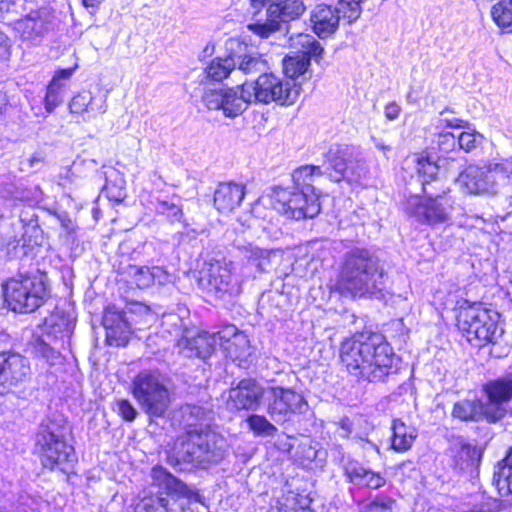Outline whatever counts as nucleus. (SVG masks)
Masks as SVG:
<instances>
[{"label":"nucleus","instance_id":"nucleus-11","mask_svg":"<svg viewBox=\"0 0 512 512\" xmlns=\"http://www.w3.org/2000/svg\"><path fill=\"white\" fill-rule=\"evenodd\" d=\"M502 158L493 159L483 166L469 165L458 177L462 189L470 194H495L507 186L502 172Z\"/></svg>","mask_w":512,"mask_h":512},{"label":"nucleus","instance_id":"nucleus-30","mask_svg":"<svg viewBox=\"0 0 512 512\" xmlns=\"http://www.w3.org/2000/svg\"><path fill=\"white\" fill-rule=\"evenodd\" d=\"M245 186L236 182L220 183L214 193V205L221 213H229L240 206Z\"/></svg>","mask_w":512,"mask_h":512},{"label":"nucleus","instance_id":"nucleus-4","mask_svg":"<svg viewBox=\"0 0 512 512\" xmlns=\"http://www.w3.org/2000/svg\"><path fill=\"white\" fill-rule=\"evenodd\" d=\"M243 1L250 5L251 18L247 29L262 39L278 31L282 20L295 19L305 11V5L301 0Z\"/></svg>","mask_w":512,"mask_h":512},{"label":"nucleus","instance_id":"nucleus-49","mask_svg":"<svg viewBox=\"0 0 512 512\" xmlns=\"http://www.w3.org/2000/svg\"><path fill=\"white\" fill-rule=\"evenodd\" d=\"M346 180L349 182H360L368 175V166L363 160H351Z\"/></svg>","mask_w":512,"mask_h":512},{"label":"nucleus","instance_id":"nucleus-45","mask_svg":"<svg viewBox=\"0 0 512 512\" xmlns=\"http://www.w3.org/2000/svg\"><path fill=\"white\" fill-rule=\"evenodd\" d=\"M135 512H174L170 500L165 497H149L142 499L135 507Z\"/></svg>","mask_w":512,"mask_h":512},{"label":"nucleus","instance_id":"nucleus-42","mask_svg":"<svg viewBox=\"0 0 512 512\" xmlns=\"http://www.w3.org/2000/svg\"><path fill=\"white\" fill-rule=\"evenodd\" d=\"M493 481L500 493H512V448L502 463H499Z\"/></svg>","mask_w":512,"mask_h":512},{"label":"nucleus","instance_id":"nucleus-50","mask_svg":"<svg viewBox=\"0 0 512 512\" xmlns=\"http://www.w3.org/2000/svg\"><path fill=\"white\" fill-rule=\"evenodd\" d=\"M116 410L118 414L126 421H133L137 416V411L133 405L126 399L117 400Z\"/></svg>","mask_w":512,"mask_h":512},{"label":"nucleus","instance_id":"nucleus-39","mask_svg":"<svg viewBox=\"0 0 512 512\" xmlns=\"http://www.w3.org/2000/svg\"><path fill=\"white\" fill-rule=\"evenodd\" d=\"M235 69L233 53L229 51L227 57H216L206 67L205 73L207 78L220 82L226 79Z\"/></svg>","mask_w":512,"mask_h":512},{"label":"nucleus","instance_id":"nucleus-57","mask_svg":"<svg viewBox=\"0 0 512 512\" xmlns=\"http://www.w3.org/2000/svg\"><path fill=\"white\" fill-rule=\"evenodd\" d=\"M352 423L348 418H344L340 421L338 433L341 437H348L352 432Z\"/></svg>","mask_w":512,"mask_h":512},{"label":"nucleus","instance_id":"nucleus-35","mask_svg":"<svg viewBox=\"0 0 512 512\" xmlns=\"http://www.w3.org/2000/svg\"><path fill=\"white\" fill-rule=\"evenodd\" d=\"M452 415L462 421H488L487 405L480 400H461L454 404Z\"/></svg>","mask_w":512,"mask_h":512},{"label":"nucleus","instance_id":"nucleus-14","mask_svg":"<svg viewBox=\"0 0 512 512\" xmlns=\"http://www.w3.org/2000/svg\"><path fill=\"white\" fill-rule=\"evenodd\" d=\"M425 197L412 195L407 200V212L417 221L429 225L444 223L449 220L453 210L454 200L446 195L428 191Z\"/></svg>","mask_w":512,"mask_h":512},{"label":"nucleus","instance_id":"nucleus-64","mask_svg":"<svg viewBox=\"0 0 512 512\" xmlns=\"http://www.w3.org/2000/svg\"><path fill=\"white\" fill-rule=\"evenodd\" d=\"M375 146H376V148H378L379 150L383 151L384 153L386 151H390V147L385 145L383 142H381L379 140L375 141Z\"/></svg>","mask_w":512,"mask_h":512},{"label":"nucleus","instance_id":"nucleus-5","mask_svg":"<svg viewBox=\"0 0 512 512\" xmlns=\"http://www.w3.org/2000/svg\"><path fill=\"white\" fill-rule=\"evenodd\" d=\"M8 307L18 313H31L44 304L48 288L42 275H19L3 284Z\"/></svg>","mask_w":512,"mask_h":512},{"label":"nucleus","instance_id":"nucleus-40","mask_svg":"<svg viewBox=\"0 0 512 512\" xmlns=\"http://www.w3.org/2000/svg\"><path fill=\"white\" fill-rule=\"evenodd\" d=\"M321 175V168L319 166L305 165L296 169L293 174V182L295 190H303L307 192L317 193L313 183L315 177Z\"/></svg>","mask_w":512,"mask_h":512},{"label":"nucleus","instance_id":"nucleus-24","mask_svg":"<svg viewBox=\"0 0 512 512\" xmlns=\"http://www.w3.org/2000/svg\"><path fill=\"white\" fill-rule=\"evenodd\" d=\"M226 48L233 53L235 69L245 75L263 74L269 69L268 61L263 55L248 50V46L237 38H230Z\"/></svg>","mask_w":512,"mask_h":512},{"label":"nucleus","instance_id":"nucleus-33","mask_svg":"<svg viewBox=\"0 0 512 512\" xmlns=\"http://www.w3.org/2000/svg\"><path fill=\"white\" fill-rule=\"evenodd\" d=\"M350 482L360 487L379 489L386 484V477L360 464H351L346 469Z\"/></svg>","mask_w":512,"mask_h":512},{"label":"nucleus","instance_id":"nucleus-16","mask_svg":"<svg viewBox=\"0 0 512 512\" xmlns=\"http://www.w3.org/2000/svg\"><path fill=\"white\" fill-rule=\"evenodd\" d=\"M267 393V413L277 423L290 420L293 415L303 413L307 407L304 397L290 388L272 386Z\"/></svg>","mask_w":512,"mask_h":512},{"label":"nucleus","instance_id":"nucleus-59","mask_svg":"<svg viewBox=\"0 0 512 512\" xmlns=\"http://www.w3.org/2000/svg\"><path fill=\"white\" fill-rule=\"evenodd\" d=\"M8 53V39L3 32L0 31V58L5 57Z\"/></svg>","mask_w":512,"mask_h":512},{"label":"nucleus","instance_id":"nucleus-23","mask_svg":"<svg viewBox=\"0 0 512 512\" xmlns=\"http://www.w3.org/2000/svg\"><path fill=\"white\" fill-rule=\"evenodd\" d=\"M217 346H219L218 332L210 334L195 329H185L182 338L177 342L179 353L188 358L206 359Z\"/></svg>","mask_w":512,"mask_h":512},{"label":"nucleus","instance_id":"nucleus-43","mask_svg":"<svg viewBox=\"0 0 512 512\" xmlns=\"http://www.w3.org/2000/svg\"><path fill=\"white\" fill-rule=\"evenodd\" d=\"M249 430L258 437L274 436L277 428L265 416L252 414L246 419Z\"/></svg>","mask_w":512,"mask_h":512},{"label":"nucleus","instance_id":"nucleus-47","mask_svg":"<svg viewBox=\"0 0 512 512\" xmlns=\"http://www.w3.org/2000/svg\"><path fill=\"white\" fill-rule=\"evenodd\" d=\"M395 501L387 495H377L373 500L364 504L362 512H392Z\"/></svg>","mask_w":512,"mask_h":512},{"label":"nucleus","instance_id":"nucleus-53","mask_svg":"<svg viewBox=\"0 0 512 512\" xmlns=\"http://www.w3.org/2000/svg\"><path fill=\"white\" fill-rule=\"evenodd\" d=\"M104 193L106 196L115 202H121L125 197V190L123 187H115L106 184L104 187Z\"/></svg>","mask_w":512,"mask_h":512},{"label":"nucleus","instance_id":"nucleus-44","mask_svg":"<svg viewBox=\"0 0 512 512\" xmlns=\"http://www.w3.org/2000/svg\"><path fill=\"white\" fill-rule=\"evenodd\" d=\"M456 136L458 149L464 150L465 152L474 150L483 140V136L472 129L469 124L466 128L462 129L460 133L456 134Z\"/></svg>","mask_w":512,"mask_h":512},{"label":"nucleus","instance_id":"nucleus-2","mask_svg":"<svg viewBox=\"0 0 512 512\" xmlns=\"http://www.w3.org/2000/svg\"><path fill=\"white\" fill-rule=\"evenodd\" d=\"M210 414V410L197 405L187 404L181 408L182 421L188 431L186 439L176 453L178 463H189L204 468L222 459L225 440L214 431L196 429V426L203 424Z\"/></svg>","mask_w":512,"mask_h":512},{"label":"nucleus","instance_id":"nucleus-60","mask_svg":"<svg viewBox=\"0 0 512 512\" xmlns=\"http://www.w3.org/2000/svg\"><path fill=\"white\" fill-rule=\"evenodd\" d=\"M149 177H150V181L152 182V185L156 189H160L165 184L162 177L156 171L152 172L149 175Z\"/></svg>","mask_w":512,"mask_h":512},{"label":"nucleus","instance_id":"nucleus-13","mask_svg":"<svg viewBox=\"0 0 512 512\" xmlns=\"http://www.w3.org/2000/svg\"><path fill=\"white\" fill-rule=\"evenodd\" d=\"M253 102L248 82L227 88H208L202 95V103L210 111L221 112L226 118L243 114Z\"/></svg>","mask_w":512,"mask_h":512},{"label":"nucleus","instance_id":"nucleus-56","mask_svg":"<svg viewBox=\"0 0 512 512\" xmlns=\"http://www.w3.org/2000/svg\"><path fill=\"white\" fill-rule=\"evenodd\" d=\"M384 112L387 119L395 120L400 114V107L396 103L392 102L386 105Z\"/></svg>","mask_w":512,"mask_h":512},{"label":"nucleus","instance_id":"nucleus-21","mask_svg":"<svg viewBox=\"0 0 512 512\" xmlns=\"http://www.w3.org/2000/svg\"><path fill=\"white\" fill-rule=\"evenodd\" d=\"M488 402L487 414L489 422L502 419L506 413V404L512 401V373L489 381L484 385Z\"/></svg>","mask_w":512,"mask_h":512},{"label":"nucleus","instance_id":"nucleus-48","mask_svg":"<svg viewBox=\"0 0 512 512\" xmlns=\"http://www.w3.org/2000/svg\"><path fill=\"white\" fill-rule=\"evenodd\" d=\"M437 145L442 153L455 151L458 149L456 134L448 130H439L437 135Z\"/></svg>","mask_w":512,"mask_h":512},{"label":"nucleus","instance_id":"nucleus-41","mask_svg":"<svg viewBox=\"0 0 512 512\" xmlns=\"http://www.w3.org/2000/svg\"><path fill=\"white\" fill-rule=\"evenodd\" d=\"M494 23L505 33H512V0H499L490 11Z\"/></svg>","mask_w":512,"mask_h":512},{"label":"nucleus","instance_id":"nucleus-28","mask_svg":"<svg viewBox=\"0 0 512 512\" xmlns=\"http://www.w3.org/2000/svg\"><path fill=\"white\" fill-rule=\"evenodd\" d=\"M103 325L106 329V339L109 345H126L131 334V327L120 312L107 308L103 315Z\"/></svg>","mask_w":512,"mask_h":512},{"label":"nucleus","instance_id":"nucleus-27","mask_svg":"<svg viewBox=\"0 0 512 512\" xmlns=\"http://www.w3.org/2000/svg\"><path fill=\"white\" fill-rule=\"evenodd\" d=\"M219 347L226 356L240 363L250 355V345L247 336L239 332L236 326L227 325L218 331Z\"/></svg>","mask_w":512,"mask_h":512},{"label":"nucleus","instance_id":"nucleus-9","mask_svg":"<svg viewBox=\"0 0 512 512\" xmlns=\"http://www.w3.org/2000/svg\"><path fill=\"white\" fill-rule=\"evenodd\" d=\"M266 199L276 211L296 220L313 218L319 214L321 209L318 193L295 190L294 188L276 187L269 196L262 197L260 202L264 203Z\"/></svg>","mask_w":512,"mask_h":512},{"label":"nucleus","instance_id":"nucleus-54","mask_svg":"<svg viewBox=\"0 0 512 512\" xmlns=\"http://www.w3.org/2000/svg\"><path fill=\"white\" fill-rule=\"evenodd\" d=\"M56 216L61 224V227L66 231L67 234H71L75 231L76 225L66 212H61Z\"/></svg>","mask_w":512,"mask_h":512},{"label":"nucleus","instance_id":"nucleus-63","mask_svg":"<svg viewBox=\"0 0 512 512\" xmlns=\"http://www.w3.org/2000/svg\"><path fill=\"white\" fill-rule=\"evenodd\" d=\"M138 309L140 312L143 311L146 313L147 321H151L154 319V315L150 312V310L146 306L139 305Z\"/></svg>","mask_w":512,"mask_h":512},{"label":"nucleus","instance_id":"nucleus-26","mask_svg":"<svg viewBox=\"0 0 512 512\" xmlns=\"http://www.w3.org/2000/svg\"><path fill=\"white\" fill-rule=\"evenodd\" d=\"M151 478L153 484L164 489L168 495L186 498L190 503L204 504L203 497L198 493V491L175 478L161 466L153 467L151 471Z\"/></svg>","mask_w":512,"mask_h":512},{"label":"nucleus","instance_id":"nucleus-6","mask_svg":"<svg viewBox=\"0 0 512 512\" xmlns=\"http://www.w3.org/2000/svg\"><path fill=\"white\" fill-rule=\"evenodd\" d=\"M36 451L45 468L67 473L76 462L74 448L69 445L62 430L55 424H45L36 438Z\"/></svg>","mask_w":512,"mask_h":512},{"label":"nucleus","instance_id":"nucleus-46","mask_svg":"<svg viewBox=\"0 0 512 512\" xmlns=\"http://www.w3.org/2000/svg\"><path fill=\"white\" fill-rule=\"evenodd\" d=\"M151 205L158 214L165 215L171 221H180L182 218V209L176 203L157 199Z\"/></svg>","mask_w":512,"mask_h":512},{"label":"nucleus","instance_id":"nucleus-20","mask_svg":"<svg viewBox=\"0 0 512 512\" xmlns=\"http://www.w3.org/2000/svg\"><path fill=\"white\" fill-rule=\"evenodd\" d=\"M31 376L28 359L17 353H0V393L26 383Z\"/></svg>","mask_w":512,"mask_h":512},{"label":"nucleus","instance_id":"nucleus-12","mask_svg":"<svg viewBox=\"0 0 512 512\" xmlns=\"http://www.w3.org/2000/svg\"><path fill=\"white\" fill-rule=\"evenodd\" d=\"M254 102L280 105L295 103L300 94V86L294 80L284 79L274 73L260 74L256 81L248 82Z\"/></svg>","mask_w":512,"mask_h":512},{"label":"nucleus","instance_id":"nucleus-51","mask_svg":"<svg viewBox=\"0 0 512 512\" xmlns=\"http://www.w3.org/2000/svg\"><path fill=\"white\" fill-rule=\"evenodd\" d=\"M469 123L463 119L452 117L444 118L441 117L437 120L436 129L448 130V129H464Z\"/></svg>","mask_w":512,"mask_h":512},{"label":"nucleus","instance_id":"nucleus-22","mask_svg":"<svg viewBox=\"0 0 512 512\" xmlns=\"http://www.w3.org/2000/svg\"><path fill=\"white\" fill-rule=\"evenodd\" d=\"M265 389L254 379H243L232 387L226 397L227 407L231 410H257L262 402Z\"/></svg>","mask_w":512,"mask_h":512},{"label":"nucleus","instance_id":"nucleus-61","mask_svg":"<svg viewBox=\"0 0 512 512\" xmlns=\"http://www.w3.org/2000/svg\"><path fill=\"white\" fill-rule=\"evenodd\" d=\"M103 0H82V3L87 8H96Z\"/></svg>","mask_w":512,"mask_h":512},{"label":"nucleus","instance_id":"nucleus-38","mask_svg":"<svg viewBox=\"0 0 512 512\" xmlns=\"http://www.w3.org/2000/svg\"><path fill=\"white\" fill-rule=\"evenodd\" d=\"M308 495L289 492L269 512H312Z\"/></svg>","mask_w":512,"mask_h":512},{"label":"nucleus","instance_id":"nucleus-25","mask_svg":"<svg viewBox=\"0 0 512 512\" xmlns=\"http://www.w3.org/2000/svg\"><path fill=\"white\" fill-rule=\"evenodd\" d=\"M52 15L47 8L29 13L15 23V31L22 40L35 43L51 28Z\"/></svg>","mask_w":512,"mask_h":512},{"label":"nucleus","instance_id":"nucleus-7","mask_svg":"<svg viewBox=\"0 0 512 512\" xmlns=\"http://www.w3.org/2000/svg\"><path fill=\"white\" fill-rule=\"evenodd\" d=\"M500 315L480 306L461 309L458 315V327L467 341L474 346L495 343L503 333L499 327Z\"/></svg>","mask_w":512,"mask_h":512},{"label":"nucleus","instance_id":"nucleus-29","mask_svg":"<svg viewBox=\"0 0 512 512\" xmlns=\"http://www.w3.org/2000/svg\"><path fill=\"white\" fill-rule=\"evenodd\" d=\"M74 68H65L57 70L49 82L44 98V106L48 113H52L58 107L64 98L65 92L69 88V82L75 72Z\"/></svg>","mask_w":512,"mask_h":512},{"label":"nucleus","instance_id":"nucleus-15","mask_svg":"<svg viewBox=\"0 0 512 512\" xmlns=\"http://www.w3.org/2000/svg\"><path fill=\"white\" fill-rule=\"evenodd\" d=\"M363 0H339L338 8L320 4L311 12L310 21L314 32L325 38L334 33L338 27L340 13L349 22L359 18L361 14V2Z\"/></svg>","mask_w":512,"mask_h":512},{"label":"nucleus","instance_id":"nucleus-52","mask_svg":"<svg viewBox=\"0 0 512 512\" xmlns=\"http://www.w3.org/2000/svg\"><path fill=\"white\" fill-rule=\"evenodd\" d=\"M20 199L31 205L38 204L43 200V193L38 186H34L29 191L23 193Z\"/></svg>","mask_w":512,"mask_h":512},{"label":"nucleus","instance_id":"nucleus-19","mask_svg":"<svg viewBox=\"0 0 512 512\" xmlns=\"http://www.w3.org/2000/svg\"><path fill=\"white\" fill-rule=\"evenodd\" d=\"M108 94L99 87L84 89L73 95L68 103L69 112L83 121H91L106 113Z\"/></svg>","mask_w":512,"mask_h":512},{"label":"nucleus","instance_id":"nucleus-3","mask_svg":"<svg viewBox=\"0 0 512 512\" xmlns=\"http://www.w3.org/2000/svg\"><path fill=\"white\" fill-rule=\"evenodd\" d=\"M384 271L368 249L355 247L344 255L335 288L346 296L362 297L381 290Z\"/></svg>","mask_w":512,"mask_h":512},{"label":"nucleus","instance_id":"nucleus-37","mask_svg":"<svg viewBox=\"0 0 512 512\" xmlns=\"http://www.w3.org/2000/svg\"><path fill=\"white\" fill-rule=\"evenodd\" d=\"M416 169L418 174L423 178L422 186L424 194H428V187L430 180L439 182L437 176L439 174V165L435 156L423 153L416 157Z\"/></svg>","mask_w":512,"mask_h":512},{"label":"nucleus","instance_id":"nucleus-62","mask_svg":"<svg viewBox=\"0 0 512 512\" xmlns=\"http://www.w3.org/2000/svg\"><path fill=\"white\" fill-rule=\"evenodd\" d=\"M7 105V97L6 94L0 91V114H2Z\"/></svg>","mask_w":512,"mask_h":512},{"label":"nucleus","instance_id":"nucleus-36","mask_svg":"<svg viewBox=\"0 0 512 512\" xmlns=\"http://www.w3.org/2000/svg\"><path fill=\"white\" fill-rule=\"evenodd\" d=\"M282 256L283 252L279 249L266 250L251 244L245 247V257L261 271H265L271 264L281 260Z\"/></svg>","mask_w":512,"mask_h":512},{"label":"nucleus","instance_id":"nucleus-17","mask_svg":"<svg viewBox=\"0 0 512 512\" xmlns=\"http://www.w3.org/2000/svg\"><path fill=\"white\" fill-rule=\"evenodd\" d=\"M291 46L299 48L300 51L296 55H288L283 59V70L285 75L294 80L304 74L309 65L310 58L320 56L323 49L319 42L309 34H298L290 38Z\"/></svg>","mask_w":512,"mask_h":512},{"label":"nucleus","instance_id":"nucleus-34","mask_svg":"<svg viewBox=\"0 0 512 512\" xmlns=\"http://www.w3.org/2000/svg\"><path fill=\"white\" fill-rule=\"evenodd\" d=\"M391 430V448L400 453L408 451L412 447L417 437L416 428L410 425H406L400 419H394L392 422Z\"/></svg>","mask_w":512,"mask_h":512},{"label":"nucleus","instance_id":"nucleus-31","mask_svg":"<svg viewBox=\"0 0 512 512\" xmlns=\"http://www.w3.org/2000/svg\"><path fill=\"white\" fill-rule=\"evenodd\" d=\"M353 156V148L348 145H332L325 155L327 169H331V177L335 181L346 179Z\"/></svg>","mask_w":512,"mask_h":512},{"label":"nucleus","instance_id":"nucleus-58","mask_svg":"<svg viewBox=\"0 0 512 512\" xmlns=\"http://www.w3.org/2000/svg\"><path fill=\"white\" fill-rule=\"evenodd\" d=\"M44 162V156L40 152L33 153L29 159L28 164L30 168H37L40 164Z\"/></svg>","mask_w":512,"mask_h":512},{"label":"nucleus","instance_id":"nucleus-10","mask_svg":"<svg viewBox=\"0 0 512 512\" xmlns=\"http://www.w3.org/2000/svg\"><path fill=\"white\" fill-rule=\"evenodd\" d=\"M233 270L231 262L206 263L200 271L198 285L203 292L215 299H231L241 292L240 282Z\"/></svg>","mask_w":512,"mask_h":512},{"label":"nucleus","instance_id":"nucleus-32","mask_svg":"<svg viewBox=\"0 0 512 512\" xmlns=\"http://www.w3.org/2000/svg\"><path fill=\"white\" fill-rule=\"evenodd\" d=\"M128 274L132 282L140 289H145L153 284L165 285L173 280V276L159 266H130Z\"/></svg>","mask_w":512,"mask_h":512},{"label":"nucleus","instance_id":"nucleus-8","mask_svg":"<svg viewBox=\"0 0 512 512\" xmlns=\"http://www.w3.org/2000/svg\"><path fill=\"white\" fill-rule=\"evenodd\" d=\"M131 392L142 409L150 416H162L171 402L164 379L156 370L138 373L132 381Z\"/></svg>","mask_w":512,"mask_h":512},{"label":"nucleus","instance_id":"nucleus-55","mask_svg":"<svg viewBox=\"0 0 512 512\" xmlns=\"http://www.w3.org/2000/svg\"><path fill=\"white\" fill-rule=\"evenodd\" d=\"M502 172L507 176V185L512 183V156L502 158Z\"/></svg>","mask_w":512,"mask_h":512},{"label":"nucleus","instance_id":"nucleus-18","mask_svg":"<svg viewBox=\"0 0 512 512\" xmlns=\"http://www.w3.org/2000/svg\"><path fill=\"white\" fill-rule=\"evenodd\" d=\"M71 325L70 319L60 312L53 313L45 318L41 328L42 335L35 347L36 352L51 362V364H54L59 358V353L55 348L51 347L50 341L68 336L72 330Z\"/></svg>","mask_w":512,"mask_h":512},{"label":"nucleus","instance_id":"nucleus-1","mask_svg":"<svg viewBox=\"0 0 512 512\" xmlns=\"http://www.w3.org/2000/svg\"><path fill=\"white\" fill-rule=\"evenodd\" d=\"M340 359L349 374L369 382L382 381L396 366L389 343L376 334H357L344 340Z\"/></svg>","mask_w":512,"mask_h":512}]
</instances>
